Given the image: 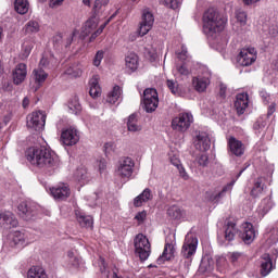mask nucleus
<instances>
[{"label":"nucleus","mask_w":278,"mask_h":278,"mask_svg":"<svg viewBox=\"0 0 278 278\" xmlns=\"http://www.w3.org/2000/svg\"><path fill=\"white\" fill-rule=\"evenodd\" d=\"M264 184H262V180L258 179L256 180V182L254 184L252 190H251V197H253V199H257V197H262V194L264 193Z\"/></svg>","instance_id":"58836bf2"},{"label":"nucleus","mask_w":278,"mask_h":278,"mask_svg":"<svg viewBox=\"0 0 278 278\" xmlns=\"http://www.w3.org/2000/svg\"><path fill=\"white\" fill-rule=\"evenodd\" d=\"M62 35H55L52 39V42L54 45V47H60V45H62Z\"/></svg>","instance_id":"680f3d73"},{"label":"nucleus","mask_w":278,"mask_h":278,"mask_svg":"<svg viewBox=\"0 0 278 278\" xmlns=\"http://www.w3.org/2000/svg\"><path fill=\"white\" fill-rule=\"evenodd\" d=\"M61 140L66 147H73L79 142V132L72 127L64 129L61 134Z\"/></svg>","instance_id":"ddd939ff"},{"label":"nucleus","mask_w":278,"mask_h":278,"mask_svg":"<svg viewBox=\"0 0 278 278\" xmlns=\"http://www.w3.org/2000/svg\"><path fill=\"white\" fill-rule=\"evenodd\" d=\"M155 23V16L149 9H143L141 14V22L139 26V36H147L150 29H153Z\"/></svg>","instance_id":"9d476101"},{"label":"nucleus","mask_w":278,"mask_h":278,"mask_svg":"<svg viewBox=\"0 0 278 278\" xmlns=\"http://www.w3.org/2000/svg\"><path fill=\"white\" fill-rule=\"evenodd\" d=\"M135 220H138L139 225H142L147 220V211H141L135 216Z\"/></svg>","instance_id":"5fc2aeb1"},{"label":"nucleus","mask_w":278,"mask_h":278,"mask_svg":"<svg viewBox=\"0 0 278 278\" xmlns=\"http://www.w3.org/2000/svg\"><path fill=\"white\" fill-rule=\"evenodd\" d=\"M14 7L17 14H27L29 12V2L27 0H15Z\"/></svg>","instance_id":"f704fd0d"},{"label":"nucleus","mask_w":278,"mask_h":278,"mask_svg":"<svg viewBox=\"0 0 278 278\" xmlns=\"http://www.w3.org/2000/svg\"><path fill=\"white\" fill-rule=\"evenodd\" d=\"M167 216L172 220H186V211L177 205H173L167 210Z\"/></svg>","instance_id":"b1692460"},{"label":"nucleus","mask_w":278,"mask_h":278,"mask_svg":"<svg viewBox=\"0 0 278 278\" xmlns=\"http://www.w3.org/2000/svg\"><path fill=\"white\" fill-rule=\"evenodd\" d=\"M166 86L168 90H170L172 94H175V97H181V87H179V83L177 80L167 79Z\"/></svg>","instance_id":"e433bc0d"},{"label":"nucleus","mask_w":278,"mask_h":278,"mask_svg":"<svg viewBox=\"0 0 278 278\" xmlns=\"http://www.w3.org/2000/svg\"><path fill=\"white\" fill-rule=\"evenodd\" d=\"M276 108H277V104L271 103L268 106L267 116H273V114H275V112H276Z\"/></svg>","instance_id":"338daca9"},{"label":"nucleus","mask_w":278,"mask_h":278,"mask_svg":"<svg viewBox=\"0 0 278 278\" xmlns=\"http://www.w3.org/2000/svg\"><path fill=\"white\" fill-rule=\"evenodd\" d=\"M114 143L113 142H108L104 144V151L105 153H112L114 151Z\"/></svg>","instance_id":"e2e57ef3"},{"label":"nucleus","mask_w":278,"mask_h":278,"mask_svg":"<svg viewBox=\"0 0 278 278\" xmlns=\"http://www.w3.org/2000/svg\"><path fill=\"white\" fill-rule=\"evenodd\" d=\"M31 49H34V46L31 43H23V52H22V60H27L29 58V53H31Z\"/></svg>","instance_id":"3c124183"},{"label":"nucleus","mask_w":278,"mask_h":278,"mask_svg":"<svg viewBox=\"0 0 278 278\" xmlns=\"http://www.w3.org/2000/svg\"><path fill=\"white\" fill-rule=\"evenodd\" d=\"M261 275L262 277H268L273 270V260L270 255L265 254L261 260Z\"/></svg>","instance_id":"393cba45"},{"label":"nucleus","mask_w":278,"mask_h":278,"mask_svg":"<svg viewBox=\"0 0 278 278\" xmlns=\"http://www.w3.org/2000/svg\"><path fill=\"white\" fill-rule=\"evenodd\" d=\"M193 121L194 118L192 117V114L180 113L178 116H176L172 121V129H174V131H181V132L188 131Z\"/></svg>","instance_id":"6e6552de"},{"label":"nucleus","mask_w":278,"mask_h":278,"mask_svg":"<svg viewBox=\"0 0 278 278\" xmlns=\"http://www.w3.org/2000/svg\"><path fill=\"white\" fill-rule=\"evenodd\" d=\"M236 233H238V228H236V223L228 222L225 230V238L228 242H231L236 238Z\"/></svg>","instance_id":"473e14b6"},{"label":"nucleus","mask_w":278,"mask_h":278,"mask_svg":"<svg viewBox=\"0 0 278 278\" xmlns=\"http://www.w3.org/2000/svg\"><path fill=\"white\" fill-rule=\"evenodd\" d=\"M27 278H48L45 268L40 266H33L27 271Z\"/></svg>","instance_id":"2f4dec72"},{"label":"nucleus","mask_w":278,"mask_h":278,"mask_svg":"<svg viewBox=\"0 0 278 278\" xmlns=\"http://www.w3.org/2000/svg\"><path fill=\"white\" fill-rule=\"evenodd\" d=\"M197 247H199V240L195 237H190L185 240L180 251V266H184L187 270L192 266V260L197 253Z\"/></svg>","instance_id":"7ed1b4c3"},{"label":"nucleus","mask_w":278,"mask_h":278,"mask_svg":"<svg viewBox=\"0 0 278 278\" xmlns=\"http://www.w3.org/2000/svg\"><path fill=\"white\" fill-rule=\"evenodd\" d=\"M47 123V114L41 111H35L27 115L26 125L28 129H34L35 131H42Z\"/></svg>","instance_id":"423d86ee"},{"label":"nucleus","mask_w":278,"mask_h":278,"mask_svg":"<svg viewBox=\"0 0 278 278\" xmlns=\"http://www.w3.org/2000/svg\"><path fill=\"white\" fill-rule=\"evenodd\" d=\"M17 212L18 216L23 218V220H31L34 216H36V206L27 203V202H22L17 206Z\"/></svg>","instance_id":"f3484780"},{"label":"nucleus","mask_w":278,"mask_h":278,"mask_svg":"<svg viewBox=\"0 0 278 278\" xmlns=\"http://www.w3.org/2000/svg\"><path fill=\"white\" fill-rule=\"evenodd\" d=\"M50 192L55 201H66L71 197V187L61 182L55 187L50 188Z\"/></svg>","instance_id":"9b49d317"},{"label":"nucleus","mask_w":278,"mask_h":278,"mask_svg":"<svg viewBox=\"0 0 278 278\" xmlns=\"http://www.w3.org/2000/svg\"><path fill=\"white\" fill-rule=\"evenodd\" d=\"M104 52L103 50H99L93 58V66H101V62L103 60Z\"/></svg>","instance_id":"864d4df0"},{"label":"nucleus","mask_w":278,"mask_h":278,"mask_svg":"<svg viewBox=\"0 0 278 278\" xmlns=\"http://www.w3.org/2000/svg\"><path fill=\"white\" fill-rule=\"evenodd\" d=\"M212 268V266L210 265V263H207L205 260H202L201 264H200V270H202L203 273L210 270Z\"/></svg>","instance_id":"bf43d9fd"},{"label":"nucleus","mask_w":278,"mask_h":278,"mask_svg":"<svg viewBox=\"0 0 278 278\" xmlns=\"http://www.w3.org/2000/svg\"><path fill=\"white\" fill-rule=\"evenodd\" d=\"M116 14L111 15L108 21H105L97 30H94L89 38V42H94V40H97V38H99L101 34H103V29L108 27V24L110 23V21H112V18H114Z\"/></svg>","instance_id":"c9c22d12"},{"label":"nucleus","mask_w":278,"mask_h":278,"mask_svg":"<svg viewBox=\"0 0 278 278\" xmlns=\"http://www.w3.org/2000/svg\"><path fill=\"white\" fill-rule=\"evenodd\" d=\"M241 238L245 244H251L255 240V228H253V224L245 223L243 224V232Z\"/></svg>","instance_id":"412c9836"},{"label":"nucleus","mask_w":278,"mask_h":278,"mask_svg":"<svg viewBox=\"0 0 278 278\" xmlns=\"http://www.w3.org/2000/svg\"><path fill=\"white\" fill-rule=\"evenodd\" d=\"M270 210H273V200H270V198L263 199L258 206L260 214L266 216Z\"/></svg>","instance_id":"72a5a7b5"},{"label":"nucleus","mask_w":278,"mask_h":278,"mask_svg":"<svg viewBox=\"0 0 278 278\" xmlns=\"http://www.w3.org/2000/svg\"><path fill=\"white\" fill-rule=\"evenodd\" d=\"M0 227L2 229H14V227H18V219L10 211L2 212L0 213Z\"/></svg>","instance_id":"2eb2a0df"},{"label":"nucleus","mask_w":278,"mask_h":278,"mask_svg":"<svg viewBox=\"0 0 278 278\" xmlns=\"http://www.w3.org/2000/svg\"><path fill=\"white\" fill-rule=\"evenodd\" d=\"M176 251L177 250L175 249L174 244L166 243L162 255L157 258V264H164L165 262L173 260Z\"/></svg>","instance_id":"4be33fe9"},{"label":"nucleus","mask_w":278,"mask_h":278,"mask_svg":"<svg viewBox=\"0 0 278 278\" xmlns=\"http://www.w3.org/2000/svg\"><path fill=\"white\" fill-rule=\"evenodd\" d=\"M262 0H242V3L245 5H255L256 3H260Z\"/></svg>","instance_id":"774afa93"},{"label":"nucleus","mask_w":278,"mask_h":278,"mask_svg":"<svg viewBox=\"0 0 278 278\" xmlns=\"http://www.w3.org/2000/svg\"><path fill=\"white\" fill-rule=\"evenodd\" d=\"M211 80L207 76H195L192 78V86L197 92H205Z\"/></svg>","instance_id":"aec40b11"},{"label":"nucleus","mask_w":278,"mask_h":278,"mask_svg":"<svg viewBox=\"0 0 278 278\" xmlns=\"http://www.w3.org/2000/svg\"><path fill=\"white\" fill-rule=\"evenodd\" d=\"M235 185H236V180H232L231 182L226 185L218 194L214 195V200L218 201V199H222V197H225V192H229V190H231Z\"/></svg>","instance_id":"8fccbe9b"},{"label":"nucleus","mask_w":278,"mask_h":278,"mask_svg":"<svg viewBox=\"0 0 278 278\" xmlns=\"http://www.w3.org/2000/svg\"><path fill=\"white\" fill-rule=\"evenodd\" d=\"M12 79L15 86H21L27 79V64L20 63L12 71Z\"/></svg>","instance_id":"dca6fc26"},{"label":"nucleus","mask_w":278,"mask_h":278,"mask_svg":"<svg viewBox=\"0 0 278 278\" xmlns=\"http://www.w3.org/2000/svg\"><path fill=\"white\" fill-rule=\"evenodd\" d=\"M25 233L21 231H14L11 235V247H25Z\"/></svg>","instance_id":"7c9ffc66"},{"label":"nucleus","mask_w":278,"mask_h":278,"mask_svg":"<svg viewBox=\"0 0 278 278\" xmlns=\"http://www.w3.org/2000/svg\"><path fill=\"white\" fill-rule=\"evenodd\" d=\"M110 3V0H96L93 4L92 12L96 14H101L103 10H105V7Z\"/></svg>","instance_id":"ea45409f"},{"label":"nucleus","mask_w":278,"mask_h":278,"mask_svg":"<svg viewBox=\"0 0 278 278\" xmlns=\"http://www.w3.org/2000/svg\"><path fill=\"white\" fill-rule=\"evenodd\" d=\"M197 162L199 166H202L203 168H205V166L210 164V157L207 156V154L203 153L197 157Z\"/></svg>","instance_id":"603ef678"},{"label":"nucleus","mask_w":278,"mask_h":278,"mask_svg":"<svg viewBox=\"0 0 278 278\" xmlns=\"http://www.w3.org/2000/svg\"><path fill=\"white\" fill-rule=\"evenodd\" d=\"M97 166H98L100 173H103V170H105V168L108 167V162L105 161V159H101V160L97 161Z\"/></svg>","instance_id":"4d7b16f0"},{"label":"nucleus","mask_w":278,"mask_h":278,"mask_svg":"<svg viewBox=\"0 0 278 278\" xmlns=\"http://www.w3.org/2000/svg\"><path fill=\"white\" fill-rule=\"evenodd\" d=\"M160 104V99L157 98V90L154 88H148L143 91L142 105L143 110L148 114L155 112L157 110V105Z\"/></svg>","instance_id":"39448f33"},{"label":"nucleus","mask_w":278,"mask_h":278,"mask_svg":"<svg viewBox=\"0 0 278 278\" xmlns=\"http://www.w3.org/2000/svg\"><path fill=\"white\" fill-rule=\"evenodd\" d=\"M127 129L128 131H142V125L138 122V114L132 113L130 116H128L127 121Z\"/></svg>","instance_id":"c85d7f7f"},{"label":"nucleus","mask_w":278,"mask_h":278,"mask_svg":"<svg viewBox=\"0 0 278 278\" xmlns=\"http://www.w3.org/2000/svg\"><path fill=\"white\" fill-rule=\"evenodd\" d=\"M228 153L235 155L236 157H242L244 155L245 147L242 141L238 140L236 137L228 138Z\"/></svg>","instance_id":"4468645a"},{"label":"nucleus","mask_w":278,"mask_h":278,"mask_svg":"<svg viewBox=\"0 0 278 278\" xmlns=\"http://www.w3.org/2000/svg\"><path fill=\"white\" fill-rule=\"evenodd\" d=\"M235 108L239 116L244 114L247 108H249V93H238L235 101Z\"/></svg>","instance_id":"a211bd4d"},{"label":"nucleus","mask_w":278,"mask_h":278,"mask_svg":"<svg viewBox=\"0 0 278 278\" xmlns=\"http://www.w3.org/2000/svg\"><path fill=\"white\" fill-rule=\"evenodd\" d=\"M177 71L179 75H184L185 77H188V75H190V70H188L186 65L177 66Z\"/></svg>","instance_id":"6e6d98bb"},{"label":"nucleus","mask_w":278,"mask_h":278,"mask_svg":"<svg viewBox=\"0 0 278 278\" xmlns=\"http://www.w3.org/2000/svg\"><path fill=\"white\" fill-rule=\"evenodd\" d=\"M75 177L78 181H86V179H88V169H86V167L78 168L75 173Z\"/></svg>","instance_id":"09e8293b"},{"label":"nucleus","mask_w":278,"mask_h":278,"mask_svg":"<svg viewBox=\"0 0 278 278\" xmlns=\"http://www.w3.org/2000/svg\"><path fill=\"white\" fill-rule=\"evenodd\" d=\"M193 143L198 151H210V147H212L210 135L205 131H198Z\"/></svg>","instance_id":"f8f14e48"},{"label":"nucleus","mask_w":278,"mask_h":278,"mask_svg":"<svg viewBox=\"0 0 278 278\" xmlns=\"http://www.w3.org/2000/svg\"><path fill=\"white\" fill-rule=\"evenodd\" d=\"M64 0H50V8H60Z\"/></svg>","instance_id":"0e129e2a"},{"label":"nucleus","mask_w":278,"mask_h":278,"mask_svg":"<svg viewBox=\"0 0 278 278\" xmlns=\"http://www.w3.org/2000/svg\"><path fill=\"white\" fill-rule=\"evenodd\" d=\"M70 114H79L81 112V104L79 103V99L74 98L68 102Z\"/></svg>","instance_id":"a19ab883"},{"label":"nucleus","mask_w":278,"mask_h":278,"mask_svg":"<svg viewBox=\"0 0 278 278\" xmlns=\"http://www.w3.org/2000/svg\"><path fill=\"white\" fill-rule=\"evenodd\" d=\"M97 27H99V20L97 18V16L90 17L83 26V38H86L89 34H93L94 31H97Z\"/></svg>","instance_id":"5701e85b"},{"label":"nucleus","mask_w":278,"mask_h":278,"mask_svg":"<svg viewBox=\"0 0 278 278\" xmlns=\"http://www.w3.org/2000/svg\"><path fill=\"white\" fill-rule=\"evenodd\" d=\"M26 34H38L40 31V23L36 20H30L25 25Z\"/></svg>","instance_id":"4c0bfd02"},{"label":"nucleus","mask_w":278,"mask_h":278,"mask_svg":"<svg viewBox=\"0 0 278 278\" xmlns=\"http://www.w3.org/2000/svg\"><path fill=\"white\" fill-rule=\"evenodd\" d=\"M89 94L92 99H97V97H101V87L99 86V76H93L89 81Z\"/></svg>","instance_id":"c756f323"},{"label":"nucleus","mask_w":278,"mask_h":278,"mask_svg":"<svg viewBox=\"0 0 278 278\" xmlns=\"http://www.w3.org/2000/svg\"><path fill=\"white\" fill-rule=\"evenodd\" d=\"M135 253L141 260V262H147L149 255H151V242L147 236L138 233L134 240Z\"/></svg>","instance_id":"20e7f679"},{"label":"nucleus","mask_w":278,"mask_h":278,"mask_svg":"<svg viewBox=\"0 0 278 278\" xmlns=\"http://www.w3.org/2000/svg\"><path fill=\"white\" fill-rule=\"evenodd\" d=\"M257 60V50L255 48H242L237 56L240 66H251Z\"/></svg>","instance_id":"1a4fd4ad"},{"label":"nucleus","mask_w":278,"mask_h":278,"mask_svg":"<svg viewBox=\"0 0 278 278\" xmlns=\"http://www.w3.org/2000/svg\"><path fill=\"white\" fill-rule=\"evenodd\" d=\"M217 269L219 273H225V269L229 267V263L227 262V257L218 256L216 260Z\"/></svg>","instance_id":"c03bdc74"},{"label":"nucleus","mask_w":278,"mask_h":278,"mask_svg":"<svg viewBox=\"0 0 278 278\" xmlns=\"http://www.w3.org/2000/svg\"><path fill=\"white\" fill-rule=\"evenodd\" d=\"M122 96H123V89L121 88V86L115 85L112 91L109 92L106 96V103L114 105V103H116Z\"/></svg>","instance_id":"bb28decb"},{"label":"nucleus","mask_w":278,"mask_h":278,"mask_svg":"<svg viewBox=\"0 0 278 278\" xmlns=\"http://www.w3.org/2000/svg\"><path fill=\"white\" fill-rule=\"evenodd\" d=\"M68 264L72 268H79V258H77V256H74L72 260L68 261Z\"/></svg>","instance_id":"052dcab7"},{"label":"nucleus","mask_w":278,"mask_h":278,"mask_svg":"<svg viewBox=\"0 0 278 278\" xmlns=\"http://www.w3.org/2000/svg\"><path fill=\"white\" fill-rule=\"evenodd\" d=\"M228 260L233 266H236L237 264H239V262L245 260V257L242 252H230L228 254Z\"/></svg>","instance_id":"37998d69"},{"label":"nucleus","mask_w":278,"mask_h":278,"mask_svg":"<svg viewBox=\"0 0 278 278\" xmlns=\"http://www.w3.org/2000/svg\"><path fill=\"white\" fill-rule=\"evenodd\" d=\"M135 166L136 162H134L131 157L124 156L118 161L116 173L121 179H131Z\"/></svg>","instance_id":"0eeeda50"},{"label":"nucleus","mask_w":278,"mask_h":278,"mask_svg":"<svg viewBox=\"0 0 278 278\" xmlns=\"http://www.w3.org/2000/svg\"><path fill=\"white\" fill-rule=\"evenodd\" d=\"M26 160L37 168H55L58 166V155L45 147L29 148L26 152Z\"/></svg>","instance_id":"f257e3e1"},{"label":"nucleus","mask_w":278,"mask_h":278,"mask_svg":"<svg viewBox=\"0 0 278 278\" xmlns=\"http://www.w3.org/2000/svg\"><path fill=\"white\" fill-rule=\"evenodd\" d=\"M236 18H237V23H239L241 25V27H244V25H247V13L242 10H237L236 11Z\"/></svg>","instance_id":"de8ad7c7"},{"label":"nucleus","mask_w":278,"mask_h":278,"mask_svg":"<svg viewBox=\"0 0 278 278\" xmlns=\"http://www.w3.org/2000/svg\"><path fill=\"white\" fill-rule=\"evenodd\" d=\"M178 60H188V49L186 47H181V52L178 53Z\"/></svg>","instance_id":"13d9d810"},{"label":"nucleus","mask_w":278,"mask_h":278,"mask_svg":"<svg viewBox=\"0 0 278 278\" xmlns=\"http://www.w3.org/2000/svg\"><path fill=\"white\" fill-rule=\"evenodd\" d=\"M161 3L170 10H178V8L181 5L179 0H161Z\"/></svg>","instance_id":"49530a36"},{"label":"nucleus","mask_w":278,"mask_h":278,"mask_svg":"<svg viewBox=\"0 0 278 278\" xmlns=\"http://www.w3.org/2000/svg\"><path fill=\"white\" fill-rule=\"evenodd\" d=\"M77 223L80 227H85L86 229H92V225H94V220L90 215H84V213H76Z\"/></svg>","instance_id":"cd10ccee"},{"label":"nucleus","mask_w":278,"mask_h":278,"mask_svg":"<svg viewBox=\"0 0 278 278\" xmlns=\"http://www.w3.org/2000/svg\"><path fill=\"white\" fill-rule=\"evenodd\" d=\"M203 31L206 36L214 38L216 34H220L227 25V18L214 8L208 9L203 14Z\"/></svg>","instance_id":"f03ea898"},{"label":"nucleus","mask_w":278,"mask_h":278,"mask_svg":"<svg viewBox=\"0 0 278 278\" xmlns=\"http://www.w3.org/2000/svg\"><path fill=\"white\" fill-rule=\"evenodd\" d=\"M268 33H269V36L275 38L278 34V27L275 25L270 26Z\"/></svg>","instance_id":"69168bd1"},{"label":"nucleus","mask_w":278,"mask_h":278,"mask_svg":"<svg viewBox=\"0 0 278 278\" xmlns=\"http://www.w3.org/2000/svg\"><path fill=\"white\" fill-rule=\"evenodd\" d=\"M149 201H153V191L150 188H146L139 195L134 199L135 207H142L144 203H149Z\"/></svg>","instance_id":"6ab92c4d"},{"label":"nucleus","mask_w":278,"mask_h":278,"mask_svg":"<svg viewBox=\"0 0 278 278\" xmlns=\"http://www.w3.org/2000/svg\"><path fill=\"white\" fill-rule=\"evenodd\" d=\"M125 66L130 73L138 71V55L134 52L126 54Z\"/></svg>","instance_id":"a878e982"},{"label":"nucleus","mask_w":278,"mask_h":278,"mask_svg":"<svg viewBox=\"0 0 278 278\" xmlns=\"http://www.w3.org/2000/svg\"><path fill=\"white\" fill-rule=\"evenodd\" d=\"M81 73H84L81 66L75 64L67 67L65 71V75H70V77H81Z\"/></svg>","instance_id":"79ce46f5"},{"label":"nucleus","mask_w":278,"mask_h":278,"mask_svg":"<svg viewBox=\"0 0 278 278\" xmlns=\"http://www.w3.org/2000/svg\"><path fill=\"white\" fill-rule=\"evenodd\" d=\"M33 73L35 75V80L37 81V84H42V81H45L48 77V75L45 73V70L42 68L34 70Z\"/></svg>","instance_id":"a18cd8bd"}]
</instances>
